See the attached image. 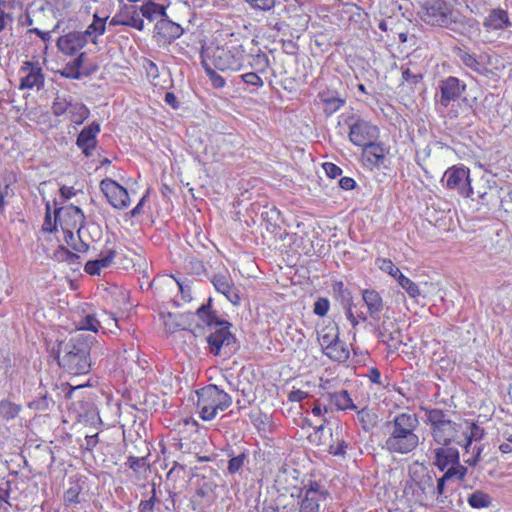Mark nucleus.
<instances>
[{
  "instance_id": "4d7b16f0",
  "label": "nucleus",
  "mask_w": 512,
  "mask_h": 512,
  "mask_svg": "<svg viewBox=\"0 0 512 512\" xmlns=\"http://www.w3.org/2000/svg\"><path fill=\"white\" fill-rule=\"evenodd\" d=\"M104 32H105V27H104L103 24L98 25V27L96 25H94V24H90L87 27V29L84 32H82V34L85 35V38H87V39L89 37L93 36L91 38V42L93 44H96L97 43V36L103 35Z\"/></svg>"
},
{
  "instance_id": "e433bc0d",
  "label": "nucleus",
  "mask_w": 512,
  "mask_h": 512,
  "mask_svg": "<svg viewBox=\"0 0 512 512\" xmlns=\"http://www.w3.org/2000/svg\"><path fill=\"white\" fill-rule=\"evenodd\" d=\"M72 103L70 96L57 93L52 103L51 111L54 116H62L69 111Z\"/></svg>"
},
{
  "instance_id": "c9c22d12",
  "label": "nucleus",
  "mask_w": 512,
  "mask_h": 512,
  "mask_svg": "<svg viewBox=\"0 0 512 512\" xmlns=\"http://www.w3.org/2000/svg\"><path fill=\"white\" fill-rule=\"evenodd\" d=\"M467 503L474 509L488 508L492 505V498L488 493L476 490L467 497Z\"/></svg>"
},
{
  "instance_id": "3c124183",
  "label": "nucleus",
  "mask_w": 512,
  "mask_h": 512,
  "mask_svg": "<svg viewBox=\"0 0 512 512\" xmlns=\"http://www.w3.org/2000/svg\"><path fill=\"white\" fill-rule=\"evenodd\" d=\"M81 486L78 483L72 484L64 493V501L66 504H77L80 502L79 495Z\"/></svg>"
},
{
  "instance_id": "ea45409f",
  "label": "nucleus",
  "mask_w": 512,
  "mask_h": 512,
  "mask_svg": "<svg viewBox=\"0 0 512 512\" xmlns=\"http://www.w3.org/2000/svg\"><path fill=\"white\" fill-rule=\"evenodd\" d=\"M249 66L258 73H264L270 66V61L264 52L259 51L255 55L250 56Z\"/></svg>"
},
{
  "instance_id": "69168bd1",
  "label": "nucleus",
  "mask_w": 512,
  "mask_h": 512,
  "mask_svg": "<svg viewBox=\"0 0 512 512\" xmlns=\"http://www.w3.org/2000/svg\"><path fill=\"white\" fill-rule=\"evenodd\" d=\"M436 485L434 484V496H437L439 499L440 496L444 495L446 492V484L449 480L442 475L440 478L436 479Z\"/></svg>"
},
{
  "instance_id": "a878e982",
  "label": "nucleus",
  "mask_w": 512,
  "mask_h": 512,
  "mask_svg": "<svg viewBox=\"0 0 512 512\" xmlns=\"http://www.w3.org/2000/svg\"><path fill=\"white\" fill-rule=\"evenodd\" d=\"M318 97L324 104V112L327 115L335 113L346 103L345 98H342L337 92L331 90L320 92Z\"/></svg>"
},
{
  "instance_id": "6e6d98bb",
  "label": "nucleus",
  "mask_w": 512,
  "mask_h": 512,
  "mask_svg": "<svg viewBox=\"0 0 512 512\" xmlns=\"http://www.w3.org/2000/svg\"><path fill=\"white\" fill-rule=\"evenodd\" d=\"M80 387H82V385L73 388L68 383H62L61 387L56 386L55 389H53V391L56 392V398L59 401L62 398L70 399L73 394V391Z\"/></svg>"
},
{
  "instance_id": "de8ad7c7",
  "label": "nucleus",
  "mask_w": 512,
  "mask_h": 512,
  "mask_svg": "<svg viewBox=\"0 0 512 512\" xmlns=\"http://www.w3.org/2000/svg\"><path fill=\"white\" fill-rule=\"evenodd\" d=\"M100 328V322L94 314H87L78 323L79 330L97 332Z\"/></svg>"
},
{
  "instance_id": "0eeeda50",
  "label": "nucleus",
  "mask_w": 512,
  "mask_h": 512,
  "mask_svg": "<svg viewBox=\"0 0 512 512\" xmlns=\"http://www.w3.org/2000/svg\"><path fill=\"white\" fill-rule=\"evenodd\" d=\"M298 492H291V497L299 498V512H319L320 502L327 499L329 492L319 482L309 479L302 481Z\"/></svg>"
},
{
  "instance_id": "f257e3e1",
  "label": "nucleus",
  "mask_w": 512,
  "mask_h": 512,
  "mask_svg": "<svg viewBox=\"0 0 512 512\" xmlns=\"http://www.w3.org/2000/svg\"><path fill=\"white\" fill-rule=\"evenodd\" d=\"M196 315L210 331L206 341L212 355L230 357L238 351V341L231 332L232 324L220 318L217 311L212 310L211 298L197 309Z\"/></svg>"
},
{
  "instance_id": "37998d69",
  "label": "nucleus",
  "mask_w": 512,
  "mask_h": 512,
  "mask_svg": "<svg viewBox=\"0 0 512 512\" xmlns=\"http://www.w3.org/2000/svg\"><path fill=\"white\" fill-rule=\"evenodd\" d=\"M56 399L52 394H48L47 392L41 395L38 399H35L29 404L30 408H34L39 411H46L50 409V407L54 406L56 403Z\"/></svg>"
},
{
  "instance_id": "7c9ffc66",
  "label": "nucleus",
  "mask_w": 512,
  "mask_h": 512,
  "mask_svg": "<svg viewBox=\"0 0 512 512\" xmlns=\"http://www.w3.org/2000/svg\"><path fill=\"white\" fill-rule=\"evenodd\" d=\"M85 57V53H81L71 62L67 63L63 70L61 71V75L68 79H81L83 75H88V73H83L80 71V68L83 64Z\"/></svg>"
},
{
  "instance_id": "b1692460",
  "label": "nucleus",
  "mask_w": 512,
  "mask_h": 512,
  "mask_svg": "<svg viewBox=\"0 0 512 512\" xmlns=\"http://www.w3.org/2000/svg\"><path fill=\"white\" fill-rule=\"evenodd\" d=\"M362 299L367 306L370 317L379 320L384 304L380 294L374 289H365L362 292Z\"/></svg>"
},
{
  "instance_id": "338daca9",
  "label": "nucleus",
  "mask_w": 512,
  "mask_h": 512,
  "mask_svg": "<svg viewBox=\"0 0 512 512\" xmlns=\"http://www.w3.org/2000/svg\"><path fill=\"white\" fill-rule=\"evenodd\" d=\"M323 169L328 177L334 179L342 174V169L338 167L336 164L331 162H326L323 164Z\"/></svg>"
},
{
  "instance_id": "0e129e2a",
  "label": "nucleus",
  "mask_w": 512,
  "mask_h": 512,
  "mask_svg": "<svg viewBox=\"0 0 512 512\" xmlns=\"http://www.w3.org/2000/svg\"><path fill=\"white\" fill-rule=\"evenodd\" d=\"M482 450V446H473L472 455L465 460V463L471 467H475L480 461Z\"/></svg>"
},
{
  "instance_id": "09e8293b",
  "label": "nucleus",
  "mask_w": 512,
  "mask_h": 512,
  "mask_svg": "<svg viewBox=\"0 0 512 512\" xmlns=\"http://www.w3.org/2000/svg\"><path fill=\"white\" fill-rule=\"evenodd\" d=\"M55 257L59 261L67 262L70 265H78L79 264V256L65 247L61 246L59 249L55 252Z\"/></svg>"
},
{
  "instance_id": "a19ab883",
  "label": "nucleus",
  "mask_w": 512,
  "mask_h": 512,
  "mask_svg": "<svg viewBox=\"0 0 512 512\" xmlns=\"http://www.w3.org/2000/svg\"><path fill=\"white\" fill-rule=\"evenodd\" d=\"M468 473L467 467L460 464V461H458L457 464H453L445 469L444 474L445 477L451 481V480H457V481H464L465 476Z\"/></svg>"
},
{
  "instance_id": "49530a36",
  "label": "nucleus",
  "mask_w": 512,
  "mask_h": 512,
  "mask_svg": "<svg viewBox=\"0 0 512 512\" xmlns=\"http://www.w3.org/2000/svg\"><path fill=\"white\" fill-rule=\"evenodd\" d=\"M398 284L407 292L411 298H416L420 295L418 286L409 278L399 273Z\"/></svg>"
},
{
  "instance_id": "c756f323",
  "label": "nucleus",
  "mask_w": 512,
  "mask_h": 512,
  "mask_svg": "<svg viewBox=\"0 0 512 512\" xmlns=\"http://www.w3.org/2000/svg\"><path fill=\"white\" fill-rule=\"evenodd\" d=\"M357 419L365 432H371L378 424L377 413L366 407L357 411Z\"/></svg>"
},
{
  "instance_id": "2eb2a0df",
  "label": "nucleus",
  "mask_w": 512,
  "mask_h": 512,
  "mask_svg": "<svg viewBox=\"0 0 512 512\" xmlns=\"http://www.w3.org/2000/svg\"><path fill=\"white\" fill-rule=\"evenodd\" d=\"M154 30L158 41L164 43H171L184 33L183 28L178 23L170 20L167 15L156 22Z\"/></svg>"
},
{
  "instance_id": "9d476101",
  "label": "nucleus",
  "mask_w": 512,
  "mask_h": 512,
  "mask_svg": "<svg viewBox=\"0 0 512 512\" xmlns=\"http://www.w3.org/2000/svg\"><path fill=\"white\" fill-rule=\"evenodd\" d=\"M346 122L349 125V140L356 146L363 147L379 136L378 127L360 117L351 115Z\"/></svg>"
},
{
  "instance_id": "680f3d73",
  "label": "nucleus",
  "mask_w": 512,
  "mask_h": 512,
  "mask_svg": "<svg viewBox=\"0 0 512 512\" xmlns=\"http://www.w3.org/2000/svg\"><path fill=\"white\" fill-rule=\"evenodd\" d=\"M116 255L115 250L109 249L105 254L101 253L99 258L95 259L98 262V265L101 269L107 268L113 262V259Z\"/></svg>"
},
{
  "instance_id": "13d9d810",
  "label": "nucleus",
  "mask_w": 512,
  "mask_h": 512,
  "mask_svg": "<svg viewBox=\"0 0 512 512\" xmlns=\"http://www.w3.org/2000/svg\"><path fill=\"white\" fill-rule=\"evenodd\" d=\"M258 74H259L258 72L251 71V72L242 74L240 77H241L242 81L248 85L261 87V86H263L264 82Z\"/></svg>"
},
{
  "instance_id": "bf43d9fd",
  "label": "nucleus",
  "mask_w": 512,
  "mask_h": 512,
  "mask_svg": "<svg viewBox=\"0 0 512 512\" xmlns=\"http://www.w3.org/2000/svg\"><path fill=\"white\" fill-rule=\"evenodd\" d=\"M338 431H336V435L338 436ZM348 447L347 443L343 439H339L337 437V442L333 443L329 446V453L334 456H344L346 453V448Z\"/></svg>"
},
{
  "instance_id": "2f4dec72",
  "label": "nucleus",
  "mask_w": 512,
  "mask_h": 512,
  "mask_svg": "<svg viewBox=\"0 0 512 512\" xmlns=\"http://www.w3.org/2000/svg\"><path fill=\"white\" fill-rule=\"evenodd\" d=\"M324 354L333 361L343 363L350 357L346 344L340 340L324 351Z\"/></svg>"
},
{
  "instance_id": "c03bdc74",
  "label": "nucleus",
  "mask_w": 512,
  "mask_h": 512,
  "mask_svg": "<svg viewBox=\"0 0 512 512\" xmlns=\"http://www.w3.org/2000/svg\"><path fill=\"white\" fill-rule=\"evenodd\" d=\"M20 410V405L12 403L8 400H2L0 402V415L7 420L14 419L16 416H18Z\"/></svg>"
},
{
  "instance_id": "cd10ccee",
  "label": "nucleus",
  "mask_w": 512,
  "mask_h": 512,
  "mask_svg": "<svg viewBox=\"0 0 512 512\" xmlns=\"http://www.w3.org/2000/svg\"><path fill=\"white\" fill-rule=\"evenodd\" d=\"M459 58L467 68L471 69L479 75L488 77L490 74H492V70L489 69L482 61L477 59L475 54L461 51L459 53Z\"/></svg>"
},
{
  "instance_id": "ddd939ff",
  "label": "nucleus",
  "mask_w": 512,
  "mask_h": 512,
  "mask_svg": "<svg viewBox=\"0 0 512 512\" xmlns=\"http://www.w3.org/2000/svg\"><path fill=\"white\" fill-rule=\"evenodd\" d=\"M100 190L115 209L122 210L129 206L130 198L127 189L115 180L111 178L103 179L100 182Z\"/></svg>"
},
{
  "instance_id": "1a4fd4ad",
  "label": "nucleus",
  "mask_w": 512,
  "mask_h": 512,
  "mask_svg": "<svg viewBox=\"0 0 512 512\" xmlns=\"http://www.w3.org/2000/svg\"><path fill=\"white\" fill-rule=\"evenodd\" d=\"M436 475L433 471L422 469L420 472L414 471L411 474V480L407 481L404 493L408 494L412 490V495L416 502L424 503L429 498L434 497V482Z\"/></svg>"
},
{
  "instance_id": "393cba45",
  "label": "nucleus",
  "mask_w": 512,
  "mask_h": 512,
  "mask_svg": "<svg viewBox=\"0 0 512 512\" xmlns=\"http://www.w3.org/2000/svg\"><path fill=\"white\" fill-rule=\"evenodd\" d=\"M483 26L491 30H502L511 26L507 11L500 8L492 9L484 19Z\"/></svg>"
},
{
  "instance_id": "4c0bfd02",
  "label": "nucleus",
  "mask_w": 512,
  "mask_h": 512,
  "mask_svg": "<svg viewBox=\"0 0 512 512\" xmlns=\"http://www.w3.org/2000/svg\"><path fill=\"white\" fill-rule=\"evenodd\" d=\"M13 485L15 486L14 482L10 479H2L0 482V512H9L11 504L8 502V498L13 490Z\"/></svg>"
},
{
  "instance_id": "a18cd8bd",
  "label": "nucleus",
  "mask_w": 512,
  "mask_h": 512,
  "mask_svg": "<svg viewBox=\"0 0 512 512\" xmlns=\"http://www.w3.org/2000/svg\"><path fill=\"white\" fill-rule=\"evenodd\" d=\"M202 66L214 88L221 89L225 86V79L219 75L205 60L202 61Z\"/></svg>"
},
{
  "instance_id": "58836bf2",
  "label": "nucleus",
  "mask_w": 512,
  "mask_h": 512,
  "mask_svg": "<svg viewBox=\"0 0 512 512\" xmlns=\"http://www.w3.org/2000/svg\"><path fill=\"white\" fill-rule=\"evenodd\" d=\"M322 349L325 351L339 340L338 327H327L318 338Z\"/></svg>"
},
{
  "instance_id": "423d86ee",
  "label": "nucleus",
  "mask_w": 512,
  "mask_h": 512,
  "mask_svg": "<svg viewBox=\"0 0 512 512\" xmlns=\"http://www.w3.org/2000/svg\"><path fill=\"white\" fill-rule=\"evenodd\" d=\"M196 393L198 398L197 410L200 418L204 421L214 419L218 410L224 411L232 403L231 396L214 384L207 385Z\"/></svg>"
},
{
  "instance_id": "6e6552de",
  "label": "nucleus",
  "mask_w": 512,
  "mask_h": 512,
  "mask_svg": "<svg viewBox=\"0 0 512 512\" xmlns=\"http://www.w3.org/2000/svg\"><path fill=\"white\" fill-rule=\"evenodd\" d=\"M244 52L241 44H233L230 41L213 49L211 54L212 64L221 71H238L243 65Z\"/></svg>"
},
{
  "instance_id": "c85d7f7f",
  "label": "nucleus",
  "mask_w": 512,
  "mask_h": 512,
  "mask_svg": "<svg viewBox=\"0 0 512 512\" xmlns=\"http://www.w3.org/2000/svg\"><path fill=\"white\" fill-rule=\"evenodd\" d=\"M328 398L331 404L335 405L338 410H356L357 406L354 404L347 390H340L333 393H328Z\"/></svg>"
},
{
  "instance_id": "4be33fe9",
  "label": "nucleus",
  "mask_w": 512,
  "mask_h": 512,
  "mask_svg": "<svg viewBox=\"0 0 512 512\" xmlns=\"http://www.w3.org/2000/svg\"><path fill=\"white\" fill-rule=\"evenodd\" d=\"M87 42L88 40L82 32L73 31L61 36L57 41V45L61 51L72 55L83 48Z\"/></svg>"
},
{
  "instance_id": "aec40b11",
  "label": "nucleus",
  "mask_w": 512,
  "mask_h": 512,
  "mask_svg": "<svg viewBox=\"0 0 512 512\" xmlns=\"http://www.w3.org/2000/svg\"><path fill=\"white\" fill-rule=\"evenodd\" d=\"M211 282L215 289L223 294L229 302L233 305H238L240 302V296L238 289L234 286V283L229 275L215 274Z\"/></svg>"
},
{
  "instance_id": "f8f14e48",
  "label": "nucleus",
  "mask_w": 512,
  "mask_h": 512,
  "mask_svg": "<svg viewBox=\"0 0 512 512\" xmlns=\"http://www.w3.org/2000/svg\"><path fill=\"white\" fill-rule=\"evenodd\" d=\"M467 85L464 81L455 76H448L439 81L440 92L439 104L448 107L451 102L458 101L466 92Z\"/></svg>"
},
{
  "instance_id": "412c9836",
  "label": "nucleus",
  "mask_w": 512,
  "mask_h": 512,
  "mask_svg": "<svg viewBox=\"0 0 512 512\" xmlns=\"http://www.w3.org/2000/svg\"><path fill=\"white\" fill-rule=\"evenodd\" d=\"M112 26H128L135 28L139 31L144 29V21L139 16L136 6H125V9L120 14L115 15L111 21Z\"/></svg>"
},
{
  "instance_id": "4468645a",
  "label": "nucleus",
  "mask_w": 512,
  "mask_h": 512,
  "mask_svg": "<svg viewBox=\"0 0 512 512\" xmlns=\"http://www.w3.org/2000/svg\"><path fill=\"white\" fill-rule=\"evenodd\" d=\"M375 334L378 339L385 344L398 349L404 345L401 339V329L396 322L391 321L389 317L385 318L379 326L375 327Z\"/></svg>"
},
{
  "instance_id": "f704fd0d",
  "label": "nucleus",
  "mask_w": 512,
  "mask_h": 512,
  "mask_svg": "<svg viewBox=\"0 0 512 512\" xmlns=\"http://www.w3.org/2000/svg\"><path fill=\"white\" fill-rule=\"evenodd\" d=\"M469 429V432L462 431L460 435L462 445L464 446L466 452H468V448L471 447L473 440H481L484 437V429L478 426L476 423H471Z\"/></svg>"
},
{
  "instance_id": "9b49d317",
  "label": "nucleus",
  "mask_w": 512,
  "mask_h": 512,
  "mask_svg": "<svg viewBox=\"0 0 512 512\" xmlns=\"http://www.w3.org/2000/svg\"><path fill=\"white\" fill-rule=\"evenodd\" d=\"M446 187L456 190L463 197H470L473 193L469 169L464 166H452L448 168L442 178Z\"/></svg>"
},
{
  "instance_id": "6ab92c4d",
  "label": "nucleus",
  "mask_w": 512,
  "mask_h": 512,
  "mask_svg": "<svg viewBox=\"0 0 512 512\" xmlns=\"http://www.w3.org/2000/svg\"><path fill=\"white\" fill-rule=\"evenodd\" d=\"M21 71L26 75L21 78L19 89H32L36 87L38 90L44 87V75L40 67L34 66L31 62H25L21 67Z\"/></svg>"
},
{
  "instance_id": "39448f33",
  "label": "nucleus",
  "mask_w": 512,
  "mask_h": 512,
  "mask_svg": "<svg viewBox=\"0 0 512 512\" xmlns=\"http://www.w3.org/2000/svg\"><path fill=\"white\" fill-rule=\"evenodd\" d=\"M425 423L430 426L433 440L442 446H448L451 443L462 445L460 439L461 424L452 421L447 411L439 408H424Z\"/></svg>"
},
{
  "instance_id": "5fc2aeb1",
  "label": "nucleus",
  "mask_w": 512,
  "mask_h": 512,
  "mask_svg": "<svg viewBox=\"0 0 512 512\" xmlns=\"http://www.w3.org/2000/svg\"><path fill=\"white\" fill-rule=\"evenodd\" d=\"M402 79L405 82H408L413 85H417L422 81L423 75L421 72H414L413 70H411L410 68L407 67V68H402Z\"/></svg>"
},
{
  "instance_id": "774afa93",
  "label": "nucleus",
  "mask_w": 512,
  "mask_h": 512,
  "mask_svg": "<svg viewBox=\"0 0 512 512\" xmlns=\"http://www.w3.org/2000/svg\"><path fill=\"white\" fill-rule=\"evenodd\" d=\"M381 269L388 272L396 281L399 279V273H402L391 260H383Z\"/></svg>"
},
{
  "instance_id": "8fccbe9b",
  "label": "nucleus",
  "mask_w": 512,
  "mask_h": 512,
  "mask_svg": "<svg viewBox=\"0 0 512 512\" xmlns=\"http://www.w3.org/2000/svg\"><path fill=\"white\" fill-rule=\"evenodd\" d=\"M159 499L156 495L155 484H152L151 496L148 499L141 500L138 506V512H152Z\"/></svg>"
},
{
  "instance_id": "603ef678",
  "label": "nucleus",
  "mask_w": 512,
  "mask_h": 512,
  "mask_svg": "<svg viewBox=\"0 0 512 512\" xmlns=\"http://www.w3.org/2000/svg\"><path fill=\"white\" fill-rule=\"evenodd\" d=\"M247 459V455L245 453H240L237 456L232 457L228 461L227 470L230 474H235L239 472Z\"/></svg>"
},
{
  "instance_id": "7ed1b4c3",
  "label": "nucleus",
  "mask_w": 512,
  "mask_h": 512,
  "mask_svg": "<svg viewBox=\"0 0 512 512\" xmlns=\"http://www.w3.org/2000/svg\"><path fill=\"white\" fill-rule=\"evenodd\" d=\"M93 337L74 334L69 338L57 341L52 348L58 365L73 375L88 374L93 366L92 345Z\"/></svg>"
},
{
  "instance_id": "72a5a7b5",
  "label": "nucleus",
  "mask_w": 512,
  "mask_h": 512,
  "mask_svg": "<svg viewBox=\"0 0 512 512\" xmlns=\"http://www.w3.org/2000/svg\"><path fill=\"white\" fill-rule=\"evenodd\" d=\"M90 116L89 108L82 102L72 103L69 118L75 125H81Z\"/></svg>"
},
{
  "instance_id": "473e14b6",
  "label": "nucleus",
  "mask_w": 512,
  "mask_h": 512,
  "mask_svg": "<svg viewBox=\"0 0 512 512\" xmlns=\"http://www.w3.org/2000/svg\"><path fill=\"white\" fill-rule=\"evenodd\" d=\"M140 12L142 16L148 19L149 21H153L158 17L162 19L167 15L166 7L164 5L152 1L144 3L140 7Z\"/></svg>"
},
{
  "instance_id": "052dcab7",
  "label": "nucleus",
  "mask_w": 512,
  "mask_h": 512,
  "mask_svg": "<svg viewBox=\"0 0 512 512\" xmlns=\"http://www.w3.org/2000/svg\"><path fill=\"white\" fill-rule=\"evenodd\" d=\"M330 303L327 298L320 297L314 303L313 312L318 316H325L329 310Z\"/></svg>"
},
{
  "instance_id": "bb28decb",
  "label": "nucleus",
  "mask_w": 512,
  "mask_h": 512,
  "mask_svg": "<svg viewBox=\"0 0 512 512\" xmlns=\"http://www.w3.org/2000/svg\"><path fill=\"white\" fill-rule=\"evenodd\" d=\"M364 147V155L372 165L377 167H386L385 161V148L382 144L375 143L374 141L369 144L363 146Z\"/></svg>"
},
{
  "instance_id": "864d4df0",
  "label": "nucleus",
  "mask_w": 512,
  "mask_h": 512,
  "mask_svg": "<svg viewBox=\"0 0 512 512\" xmlns=\"http://www.w3.org/2000/svg\"><path fill=\"white\" fill-rule=\"evenodd\" d=\"M127 464L136 473H141L142 471H146L148 468V464L146 463L145 457L130 456L127 459Z\"/></svg>"
},
{
  "instance_id": "20e7f679",
  "label": "nucleus",
  "mask_w": 512,
  "mask_h": 512,
  "mask_svg": "<svg viewBox=\"0 0 512 512\" xmlns=\"http://www.w3.org/2000/svg\"><path fill=\"white\" fill-rule=\"evenodd\" d=\"M418 15L423 22L431 26L445 27L453 31L474 28L477 21L466 18L454 11L445 0H421Z\"/></svg>"
},
{
  "instance_id": "e2e57ef3",
  "label": "nucleus",
  "mask_w": 512,
  "mask_h": 512,
  "mask_svg": "<svg viewBox=\"0 0 512 512\" xmlns=\"http://www.w3.org/2000/svg\"><path fill=\"white\" fill-rule=\"evenodd\" d=\"M250 6L254 9L268 11L275 6V0H252Z\"/></svg>"
},
{
  "instance_id": "5701e85b",
  "label": "nucleus",
  "mask_w": 512,
  "mask_h": 512,
  "mask_svg": "<svg viewBox=\"0 0 512 512\" xmlns=\"http://www.w3.org/2000/svg\"><path fill=\"white\" fill-rule=\"evenodd\" d=\"M434 465L440 470L445 471L446 468L453 464H457L460 457L456 448L443 446L434 450Z\"/></svg>"
},
{
  "instance_id": "dca6fc26",
  "label": "nucleus",
  "mask_w": 512,
  "mask_h": 512,
  "mask_svg": "<svg viewBox=\"0 0 512 512\" xmlns=\"http://www.w3.org/2000/svg\"><path fill=\"white\" fill-rule=\"evenodd\" d=\"M85 216L82 210L74 205L61 207L55 210V222L60 226H70L71 229H80L84 224Z\"/></svg>"
},
{
  "instance_id": "a211bd4d",
  "label": "nucleus",
  "mask_w": 512,
  "mask_h": 512,
  "mask_svg": "<svg viewBox=\"0 0 512 512\" xmlns=\"http://www.w3.org/2000/svg\"><path fill=\"white\" fill-rule=\"evenodd\" d=\"M299 474L298 469L288 464H282L275 475V486L279 491L288 492L290 488H293L296 490L295 493H297L299 487H297L296 483L298 482Z\"/></svg>"
},
{
  "instance_id": "f3484780",
  "label": "nucleus",
  "mask_w": 512,
  "mask_h": 512,
  "mask_svg": "<svg viewBox=\"0 0 512 512\" xmlns=\"http://www.w3.org/2000/svg\"><path fill=\"white\" fill-rule=\"evenodd\" d=\"M100 132V124L96 121L84 127L78 134L76 145L81 149L86 157L92 155V151L96 148V136Z\"/></svg>"
},
{
  "instance_id": "79ce46f5",
  "label": "nucleus",
  "mask_w": 512,
  "mask_h": 512,
  "mask_svg": "<svg viewBox=\"0 0 512 512\" xmlns=\"http://www.w3.org/2000/svg\"><path fill=\"white\" fill-rule=\"evenodd\" d=\"M217 484L212 480H207L205 476L202 477V482L198 484L197 495L212 501L214 498V491Z\"/></svg>"
},
{
  "instance_id": "f03ea898",
  "label": "nucleus",
  "mask_w": 512,
  "mask_h": 512,
  "mask_svg": "<svg viewBox=\"0 0 512 512\" xmlns=\"http://www.w3.org/2000/svg\"><path fill=\"white\" fill-rule=\"evenodd\" d=\"M420 426L415 413L402 412L396 414L384 425V434L387 436L382 448L393 455H407L413 452L420 443L416 431Z\"/></svg>"
}]
</instances>
